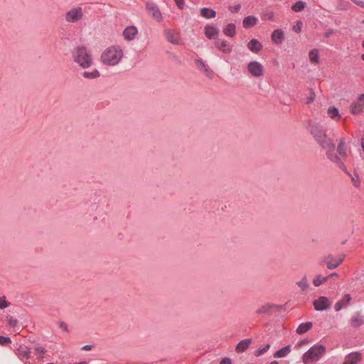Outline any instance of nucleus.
Segmentation results:
<instances>
[{"mask_svg":"<svg viewBox=\"0 0 364 364\" xmlns=\"http://www.w3.org/2000/svg\"><path fill=\"white\" fill-rule=\"evenodd\" d=\"M84 348H85V349H90V348H89L87 346H85L84 347Z\"/></svg>","mask_w":364,"mask_h":364,"instance_id":"4d7b16f0","label":"nucleus"},{"mask_svg":"<svg viewBox=\"0 0 364 364\" xmlns=\"http://www.w3.org/2000/svg\"><path fill=\"white\" fill-rule=\"evenodd\" d=\"M200 14L203 17L206 18H212L216 16L215 11L208 8H203L200 11Z\"/></svg>","mask_w":364,"mask_h":364,"instance_id":"bb28decb","label":"nucleus"},{"mask_svg":"<svg viewBox=\"0 0 364 364\" xmlns=\"http://www.w3.org/2000/svg\"><path fill=\"white\" fill-rule=\"evenodd\" d=\"M327 114L331 119L336 121H338L341 118L338 109L334 107H330L327 110Z\"/></svg>","mask_w":364,"mask_h":364,"instance_id":"5701e85b","label":"nucleus"},{"mask_svg":"<svg viewBox=\"0 0 364 364\" xmlns=\"http://www.w3.org/2000/svg\"><path fill=\"white\" fill-rule=\"evenodd\" d=\"M290 351H291V348H290V346H288L282 348L280 350H279L278 351H277L274 353V356L275 358H283V357L286 356Z\"/></svg>","mask_w":364,"mask_h":364,"instance_id":"7c9ffc66","label":"nucleus"},{"mask_svg":"<svg viewBox=\"0 0 364 364\" xmlns=\"http://www.w3.org/2000/svg\"><path fill=\"white\" fill-rule=\"evenodd\" d=\"M345 255L340 254L336 256L328 255L323 258V262L326 264L328 269L337 268L344 260Z\"/></svg>","mask_w":364,"mask_h":364,"instance_id":"423d86ee","label":"nucleus"},{"mask_svg":"<svg viewBox=\"0 0 364 364\" xmlns=\"http://www.w3.org/2000/svg\"><path fill=\"white\" fill-rule=\"evenodd\" d=\"M309 60L311 63L318 64L319 62L318 50L317 49H313L309 53Z\"/></svg>","mask_w":364,"mask_h":364,"instance_id":"c85d7f7f","label":"nucleus"},{"mask_svg":"<svg viewBox=\"0 0 364 364\" xmlns=\"http://www.w3.org/2000/svg\"><path fill=\"white\" fill-rule=\"evenodd\" d=\"M354 2H355L357 5H358V6H361V7L364 8V1H354Z\"/></svg>","mask_w":364,"mask_h":364,"instance_id":"09e8293b","label":"nucleus"},{"mask_svg":"<svg viewBox=\"0 0 364 364\" xmlns=\"http://www.w3.org/2000/svg\"><path fill=\"white\" fill-rule=\"evenodd\" d=\"M338 275L337 273L336 272H333V273H331L329 276H328L327 277L329 278H333V277H335V278H338Z\"/></svg>","mask_w":364,"mask_h":364,"instance_id":"3c124183","label":"nucleus"},{"mask_svg":"<svg viewBox=\"0 0 364 364\" xmlns=\"http://www.w3.org/2000/svg\"><path fill=\"white\" fill-rule=\"evenodd\" d=\"M18 355L21 359H28L30 357L31 351L29 348L25 346H20L18 348Z\"/></svg>","mask_w":364,"mask_h":364,"instance_id":"4be33fe9","label":"nucleus"},{"mask_svg":"<svg viewBox=\"0 0 364 364\" xmlns=\"http://www.w3.org/2000/svg\"><path fill=\"white\" fill-rule=\"evenodd\" d=\"M8 306V303L5 300V297L0 296V309H4Z\"/></svg>","mask_w":364,"mask_h":364,"instance_id":"a19ab883","label":"nucleus"},{"mask_svg":"<svg viewBox=\"0 0 364 364\" xmlns=\"http://www.w3.org/2000/svg\"><path fill=\"white\" fill-rule=\"evenodd\" d=\"M175 1L180 9H182L183 8V0H175Z\"/></svg>","mask_w":364,"mask_h":364,"instance_id":"a18cd8bd","label":"nucleus"},{"mask_svg":"<svg viewBox=\"0 0 364 364\" xmlns=\"http://www.w3.org/2000/svg\"><path fill=\"white\" fill-rule=\"evenodd\" d=\"M257 23V19L256 17L249 16L244 18L242 24L245 28H250V26H255Z\"/></svg>","mask_w":364,"mask_h":364,"instance_id":"a878e982","label":"nucleus"},{"mask_svg":"<svg viewBox=\"0 0 364 364\" xmlns=\"http://www.w3.org/2000/svg\"><path fill=\"white\" fill-rule=\"evenodd\" d=\"M332 33H333V31L329 30L325 33V37L328 38Z\"/></svg>","mask_w":364,"mask_h":364,"instance_id":"603ef678","label":"nucleus"},{"mask_svg":"<svg viewBox=\"0 0 364 364\" xmlns=\"http://www.w3.org/2000/svg\"><path fill=\"white\" fill-rule=\"evenodd\" d=\"M224 33L230 37L234 36L235 33V26L234 24L230 23L227 26V27L224 29Z\"/></svg>","mask_w":364,"mask_h":364,"instance_id":"72a5a7b5","label":"nucleus"},{"mask_svg":"<svg viewBox=\"0 0 364 364\" xmlns=\"http://www.w3.org/2000/svg\"><path fill=\"white\" fill-rule=\"evenodd\" d=\"M326 352V347L323 345H315L306 351L302 357L304 364L317 362Z\"/></svg>","mask_w":364,"mask_h":364,"instance_id":"20e7f679","label":"nucleus"},{"mask_svg":"<svg viewBox=\"0 0 364 364\" xmlns=\"http://www.w3.org/2000/svg\"><path fill=\"white\" fill-rule=\"evenodd\" d=\"M139 33L138 28L135 26H129L126 27L123 32L122 36L126 41H134Z\"/></svg>","mask_w":364,"mask_h":364,"instance_id":"9b49d317","label":"nucleus"},{"mask_svg":"<svg viewBox=\"0 0 364 364\" xmlns=\"http://www.w3.org/2000/svg\"><path fill=\"white\" fill-rule=\"evenodd\" d=\"M215 45L223 53H229L232 50L230 44L223 39H218L215 42Z\"/></svg>","mask_w":364,"mask_h":364,"instance_id":"2eb2a0df","label":"nucleus"},{"mask_svg":"<svg viewBox=\"0 0 364 364\" xmlns=\"http://www.w3.org/2000/svg\"><path fill=\"white\" fill-rule=\"evenodd\" d=\"M296 284L302 291L306 290L309 287V284L306 276L303 277L300 281L297 282Z\"/></svg>","mask_w":364,"mask_h":364,"instance_id":"2f4dec72","label":"nucleus"},{"mask_svg":"<svg viewBox=\"0 0 364 364\" xmlns=\"http://www.w3.org/2000/svg\"><path fill=\"white\" fill-rule=\"evenodd\" d=\"M363 356L360 353L352 352L345 356L342 364H358L362 360Z\"/></svg>","mask_w":364,"mask_h":364,"instance_id":"f8f14e48","label":"nucleus"},{"mask_svg":"<svg viewBox=\"0 0 364 364\" xmlns=\"http://www.w3.org/2000/svg\"><path fill=\"white\" fill-rule=\"evenodd\" d=\"M60 328L61 329H63V330L65 331H68V326H67V324H66L65 323H64V322H61V323H60Z\"/></svg>","mask_w":364,"mask_h":364,"instance_id":"49530a36","label":"nucleus"},{"mask_svg":"<svg viewBox=\"0 0 364 364\" xmlns=\"http://www.w3.org/2000/svg\"><path fill=\"white\" fill-rule=\"evenodd\" d=\"M83 16L81 7H75L67 11L65 19L68 23H75L80 21Z\"/></svg>","mask_w":364,"mask_h":364,"instance_id":"0eeeda50","label":"nucleus"},{"mask_svg":"<svg viewBox=\"0 0 364 364\" xmlns=\"http://www.w3.org/2000/svg\"><path fill=\"white\" fill-rule=\"evenodd\" d=\"M8 322H9V326H16L18 323V321L15 318H13L12 317H10L8 319Z\"/></svg>","mask_w":364,"mask_h":364,"instance_id":"79ce46f5","label":"nucleus"},{"mask_svg":"<svg viewBox=\"0 0 364 364\" xmlns=\"http://www.w3.org/2000/svg\"><path fill=\"white\" fill-rule=\"evenodd\" d=\"M240 9V5L238 4V5H236L234 7H232V9L231 8V11H234V12H237Z\"/></svg>","mask_w":364,"mask_h":364,"instance_id":"de8ad7c7","label":"nucleus"},{"mask_svg":"<svg viewBox=\"0 0 364 364\" xmlns=\"http://www.w3.org/2000/svg\"><path fill=\"white\" fill-rule=\"evenodd\" d=\"M302 23L301 21H298L296 25L294 26L292 29L296 33H299L301 30Z\"/></svg>","mask_w":364,"mask_h":364,"instance_id":"58836bf2","label":"nucleus"},{"mask_svg":"<svg viewBox=\"0 0 364 364\" xmlns=\"http://www.w3.org/2000/svg\"><path fill=\"white\" fill-rule=\"evenodd\" d=\"M196 64H197V66L198 68L200 69V70H203V72L205 73V74L208 77H212V74H211V72L208 70V68L206 67L205 64L204 63L203 61L200 60H196Z\"/></svg>","mask_w":364,"mask_h":364,"instance_id":"c756f323","label":"nucleus"},{"mask_svg":"<svg viewBox=\"0 0 364 364\" xmlns=\"http://www.w3.org/2000/svg\"><path fill=\"white\" fill-rule=\"evenodd\" d=\"M313 305L316 311H323L328 309L331 303L326 296H319L314 301Z\"/></svg>","mask_w":364,"mask_h":364,"instance_id":"9d476101","label":"nucleus"},{"mask_svg":"<svg viewBox=\"0 0 364 364\" xmlns=\"http://www.w3.org/2000/svg\"><path fill=\"white\" fill-rule=\"evenodd\" d=\"M364 108V94L359 95L356 102L351 105V113L358 114L361 113Z\"/></svg>","mask_w":364,"mask_h":364,"instance_id":"ddd939ff","label":"nucleus"},{"mask_svg":"<svg viewBox=\"0 0 364 364\" xmlns=\"http://www.w3.org/2000/svg\"><path fill=\"white\" fill-rule=\"evenodd\" d=\"M252 340L251 338H247L241 341L236 346L235 350L237 353L245 352L252 343Z\"/></svg>","mask_w":364,"mask_h":364,"instance_id":"f3484780","label":"nucleus"},{"mask_svg":"<svg viewBox=\"0 0 364 364\" xmlns=\"http://www.w3.org/2000/svg\"><path fill=\"white\" fill-rule=\"evenodd\" d=\"M71 58L73 63L82 69L90 68L94 63L90 51L82 46H76L73 49Z\"/></svg>","mask_w":364,"mask_h":364,"instance_id":"7ed1b4c3","label":"nucleus"},{"mask_svg":"<svg viewBox=\"0 0 364 364\" xmlns=\"http://www.w3.org/2000/svg\"><path fill=\"white\" fill-rule=\"evenodd\" d=\"M220 364H232V361L229 358L222 359Z\"/></svg>","mask_w":364,"mask_h":364,"instance_id":"c03bdc74","label":"nucleus"},{"mask_svg":"<svg viewBox=\"0 0 364 364\" xmlns=\"http://www.w3.org/2000/svg\"><path fill=\"white\" fill-rule=\"evenodd\" d=\"M353 185L356 187L360 186V181L358 179L353 178Z\"/></svg>","mask_w":364,"mask_h":364,"instance_id":"8fccbe9b","label":"nucleus"},{"mask_svg":"<svg viewBox=\"0 0 364 364\" xmlns=\"http://www.w3.org/2000/svg\"><path fill=\"white\" fill-rule=\"evenodd\" d=\"M247 48L253 53H259L262 46L257 39H252L247 44Z\"/></svg>","mask_w":364,"mask_h":364,"instance_id":"6ab92c4d","label":"nucleus"},{"mask_svg":"<svg viewBox=\"0 0 364 364\" xmlns=\"http://www.w3.org/2000/svg\"><path fill=\"white\" fill-rule=\"evenodd\" d=\"M351 301V296L349 294H345L342 299L338 300L334 305V309L336 311H341L343 308L348 306Z\"/></svg>","mask_w":364,"mask_h":364,"instance_id":"4468645a","label":"nucleus"},{"mask_svg":"<svg viewBox=\"0 0 364 364\" xmlns=\"http://www.w3.org/2000/svg\"><path fill=\"white\" fill-rule=\"evenodd\" d=\"M362 46L364 48V41L362 43Z\"/></svg>","mask_w":364,"mask_h":364,"instance_id":"13d9d810","label":"nucleus"},{"mask_svg":"<svg viewBox=\"0 0 364 364\" xmlns=\"http://www.w3.org/2000/svg\"><path fill=\"white\" fill-rule=\"evenodd\" d=\"M328 279V277H321V275L318 274L316 276L315 279L313 280V284L315 287H319L322 284L325 283Z\"/></svg>","mask_w":364,"mask_h":364,"instance_id":"473e14b6","label":"nucleus"},{"mask_svg":"<svg viewBox=\"0 0 364 364\" xmlns=\"http://www.w3.org/2000/svg\"><path fill=\"white\" fill-rule=\"evenodd\" d=\"M315 100V94L314 92H311L310 95L306 98V103L309 105L312 103Z\"/></svg>","mask_w":364,"mask_h":364,"instance_id":"ea45409f","label":"nucleus"},{"mask_svg":"<svg viewBox=\"0 0 364 364\" xmlns=\"http://www.w3.org/2000/svg\"><path fill=\"white\" fill-rule=\"evenodd\" d=\"M361 59L364 60V54L361 55Z\"/></svg>","mask_w":364,"mask_h":364,"instance_id":"6e6d98bb","label":"nucleus"},{"mask_svg":"<svg viewBox=\"0 0 364 364\" xmlns=\"http://www.w3.org/2000/svg\"><path fill=\"white\" fill-rule=\"evenodd\" d=\"M124 50L119 45H112L106 48L100 55V61L107 66L118 65L124 58Z\"/></svg>","mask_w":364,"mask_h":364,"instance_id":"f03ea898","label":"nucleus"},{"mask_svg":"<svg viewBox=\"0 0 364 364\" xmlns=\"http://www.w3.org/2000/svg\"><path fill=\"white\" fill-rule=\"evenodd\" d=\"M277 307L276 305L272 304H266L259 307L256 313L259 315H267L272 314L274 309Z\"/></svg>","mask_w":364,"mask_h":364,"instance_id":"dca6fc26","label":"nucleus"},{"mask_svg":"<svg viewBox=\"0 0 364 364\" xmlns=\"http://www.w3.org/2000/svg\"><path fill=\"white\" fill-rule=\"evenodd\" d=\"M11 341L10 338L0 336V345L5 346L10 343Z\"/></svg>","mask_w":364,"mask_h":364,"instance_id":"4c0bfd02","label":"nucleus"},{"mask_svg":"<svg viewBox=\"0 0 364 364\" xmlns=\"http://www.w3.org/2000/svg\"><path fill=\"white\" fill-rule=\"evenodd\" d=\"M269 348H270L269 344H265V345L261 346L257 350H255L254 354L256 357L261 356L262 355H263L264 353L267 352V350L269 349Z\"/></svg>","mask_w":364,"mask_h":364,"instance_id":"c9c22d12","label":"nucleus"},{"mask_svg":"<svg viewBox=\"0 0 364 364\" xmlns=\"http://www.w3.org/2000/svg\"><path fill=\"white\" fill-rule=\"evenodd\" d=\"M166 37L168 42L172 43H178V38L176 33L172 31L168 30L166 31Z\"/></svg>","mask_w":364,"mask_h":364,"instance_id":"cd10ccee","label":"nucleus"},{"mask_svg":"<svg viewBox=\"0 0 364 364\" xmlns=\"http://www.w3.org/2000/svg\"><path fill=\"white\" fill-rule=\"evenodd\" d=\"M35 350H36L38 353L41 354V356H42V355H43V354H44V353H45V350H44V348H43V347H36V348H35Z\"/></svg>","mask_w":364,"mask_h":364,"instance_id":"37998d69","label":"nucleus"},{"mask_svg":"<svg viewBox=\"0 0 364 364\" xmlns=\"http://www.w3.org/2000/svg\"><path fill=\"white\" fill-rule=\"evenodd\" d=\"M247 70L255 77H260L264 74V66L257 61H252L247 65Z\"/></svg>","mask_w":364,"mask_h":364,"instance_id":"1a4fd4ad","label":"nucleus"},{"mask_svg":"<svg viewBox=\"0 0 364 364\" xmlns=\"http://www.w3.org/2000/svg\"><path fill=\"white\" fill-rule=\"evenodd\" d=\"M284 38V33L283 32L277 29L273 31L272 34V41L276 43V44H280Z\"/></svg>","mask_w":364,"mask_h":364,"instance_id":"412c9836","label":"nucleus"},{"mask_svg":"<svg viewBox=\"0 0 364 364\" xmlns=\"http://www.w3.org/2000/svg\"><path fill=\"white\" fill-rule=\"evenodd\" d=\"M336 157L339 159L340 162H333L340 168L344 166L343 160L347 157V146L346 144V140L344 138H341L338 140V146L336 149V153L335 152Z\"/></svg>","mask_w":364,"mask_h":364,"instance_id":"39448f33","label":"nucleus"},{"mask_svg":"<svg viewBox=\"0 0 364 364\" xmlns=\"http://www.w3.org/2000/svg\"><path fill=\"white\" fill-rule=\"evenodd\" d=\"M351 326L353 327H359L364 323V316L360 313H357L352 316L350 318Z\"/></svg>","mask_w":364,"mask_h":364,"instance_id":"a211bd4d","label":"nucleus"},{"mask_svg":"<svg viewBox=\"0 0 364 364\" xmlns=\"http://www.w3.org/2000/svg\"><path fill=\"white\" fill-rule=\"evenodd\" d=\"M146 9L149 15L157 22H161L163 20L162 14L159 6L154 2H148L146 5Z\"/></svg>","mask_w":364,"mask_h":364,"instance_id":"6e6552de","label":"nucleus"},{"mask_svg":"<svg viewBox=\"0 0 364 364\" xmlns=\"http://www.w3.org/2000/svg\"><path fill=\"white\" fill-rule=\"evenodd\" d=\"M311 322H306L301 323L296 328V333L298 334H304L312 328Z\"/></svg>","mask_w":364,"mask_h":364,"instance_id":"b1692460","label":"nucleus"},{"mask_svg":"<svg viewBox=\"0 0 364 364\" xmlns=\"http://www.w3.org/2000/svg\"><path fill=\"white\" fill-rule=\"evenodd\" d=\"M306 6L305 2L302 1H298L292 6L291 9L296 12L302 11Z\"/></svg>","mask_w":364,"mask_h":364,"instance_id":"e433bc0d","label":"nucleus"},{"mask_svg":"<svg viewBox=\"0 0 364 364\" xmlns=\"http://www.w3.org/2000/svg\"><path fill=\"white\" fill-rule=\"evenodd\" d=\"M309 132L315 141L326 151L327 158L332 162H340L335 154V144L326 134V130L321 125H310Z\"/></svg>","mask_w":364,"mask_h":364,"instance_id":"f257e3e1","label":"nucleus"},{"mask_svg":"<svg viewBox=\"0 0 364 364\" xmlns=\"http://www.w3.org/2000/svg\"><path fill=\"white\" fill-rule=\"evenodd\" d=\"M204 31L205 36L209 39L215 38L219 32L218 28L211 26H206Z\"/></svg>","mask_w":364,"mask_h":364,"instance_id":"aec40b11","label":"nucleus"},{"mask_svg":"<svg viewBox=\"0 0 364 364\" xmlns=\"http://www.w3.org/2000/svg\"><path fill=\"white\" fill-rule=\"evenodd\" d=\"M307 342H308V341H305V340L301 341H300V342H299V343H297V346H301V345L305 344V343H306Z\"/></svg>","mask_w":364,"mask_h":364,"instance_id":"864d4df0","label":"nucleus"},{"mask_svg":"<svg viewBox=\"0 0 364 364\" xmlns=\"http://www.w3.org/2000/svg\"><path fill=\"white\" fill-rule=\"evenodd\" d=\"M274 13L270 10H266L262 15V19L264 21H274Z\"/></svg>","mask_w":364,"mask_h":364,"instance_id":"f704fd0d","label":"nucleus"},{"mask_svg":"<svg viewBox=\"0 0 364 364\" xmlns=\"http://www.w3.org/2000/svg\"><path fill=\"white\" fill-rule=\"evenodd\" d=\"M362 146H363V148L364 149V143L363 142H362Z\"/></svg>","mask_w":364,"mask_h":364,"instance_id":"bf43d9fd","label":"nucleus"},{"mask_svg":"<svg viewBox=\"0 0 364 364\" xmlns=\"http://www.w3.org/2000/svg\"><path fill=\"white\" fill-rule=\"evenodd\" d=\"M82 75L85 79L93 80L99 77L100 76V74L97 69H94L92 71L83 72Z\"/></svg>","mask_w":364,"mask_h":364,"instance_id":"393cba45","label":"nucleus"},{"mask_svg":"<svg viewBox=\"0 0 364 364\" xmlns=\"http://www.w3.org/2000/svg\"><path fill=\"white\" fill-rule=\"evenodd\" d=\"M269 364H279L277 361H272Z\"/></svg>","mask_w":364,"mask_h":364,"instance_id":"5fc2aeb1","label":"nucleus"}]
</instances>
